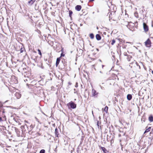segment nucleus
<instances>
[{"mask_svg":"<svg viewBox=\"0 0 153 153\" xmlns=\"http://www.w3.org/2000/svg\"><path fill=\"white\" fill-rule=\"evenodd\" d=\"M67 105L69 108L72 109H75L76 107V105L72 101L69 102L67 104Z\"/></svg>","mask_w":153,"mask_h":153,"instance_id":"f257e3e1","label":"nucleus"},{"mask_svg":"<svg viewBox=\"0 0 153 153\" xmlns=\"http://www.w3.org/2000/svg\"><path fill=\"white\" fill-rule=\"evenodd\" d=\"M136 66L137 67H138L139 69H140V65H139L138 63L136 62L134 60L133 62L130 63L129 66L131 68H132L133 66Z\"/></svg>","mask_w":153,"mask_h":153,"instance_id":"f03ea898","label":"nucleus"},{"mask_svg":"<svg viewBox=\"0 0 153 153\" xmlns=\"http://www.w3.org/2000/svg\"><path fill=\"white\" fill-rule=\"evenodd\" d=\"M20 128L22 132H25L27 129H28V127L27 125L25 124L24 125L21 126Z\"/></svg>","mask_w":153,"mask_h":153,"instance_id":"7ed1b4c3","label":"nucleus"},{"mask_svg":"<svg viewBox=\"0 0 153 153\" xmlns=\"http://www.w3.org/2000/svg\"><path fill=\"white\" fill-rule=\"evenodd\" d=\"M145 43L146 46L147 47H150L151 46V42L149 39H148Z\"/></svg>","mask_w":153,"mask_h":153,"instance_id":"20e7f679","label":"nucleus"},{"mask_svg":"<svg viewBox=\"0 0 153 153\" xmlns=\"http://www.w3.org/2000/svg\"><path fill=\"white\" fill-rule=\"evenodd\" d=\"M98 94V92H97L94 89H93L92 90V96L95 97H97Z\"/></svg>","mask_w":153,"mask_h":153,"instance_id":"39448f33","label":"nucleus"},{"mask_svg":"<svg viewBox=\"0 0 153 153\" xmlns=\"http://www.w3.org/2000/svg\"><path fill=\"white\" fill-rule=\"evenodd\" d=\"M128 24L127 26L128 28L129 29L131 30V28H132V27H133L134 26V24L133 23H132L131 22H128Z\"/></svg>","mask_w":153,"mask_h":153,"instance_id":"423d86ee","label":"nucleus"},{"mask_svg":"<svg viewBox=\"0 0 153 153\" xmlns=\"http://www.w3.org/2000/svg\"><path fill=\"white\" fill-rule=\"evenodd\" d=\"M143 27L144 30L145 32L149 30V27L148 25H146V24L145 23H143Z\"/></svg>","mask_w":153,"mask_h":153,"instance_id":"0eeeda50","label":"nucleus"},{"mask_svg":"<svg viewBox=\"0 0 153 153\" xmlns=\"http://www.w3.org/2000/svg\"><path fill=\"white\" fill-rule=\"evenodd\" d=\"M100 149H102V150L103 152V153H107L108 152V151L104 147H102L100 146H99Z\"/></svg>","mask_w":153,"mask_h":153,"instance_id":"6e6552de","label":"nucleus"},{"mask_svg":"<svg viewBox=\"0 0 153 153\" xmlns=\"http://www.w3.org/2000/svg\"><path fill=\"white\" fill-rule=\"evenodd\" d=\"M15 96L17 99H19L21 97V95L20 93L16 92L15 94Z\"/></svg>","mask_w":153,"mask_h":153,"instance_id":"1a4fd4ad","label":"nucleus"},{"mask_svg":"<svg viewBox=\"0 0 153 153\" xmlns=\"http://www.w3.org/2000/svg\"><path fill=\"white\" fill-rule=\"evenodd\" d=\"M36 0H30L28 1L27 3V4L28 5L31 6L32 5L35 1Z\"/></svg>","mask_w":153,"mask_h":153,"instance_id":"9d476101","label":"nucleus"},{"mask_svg":"<svg viewBox=\"0 0 153 153\" xmlns=\"http://www.w3.org/2000/svg\"><path fill=\"white\" fill-rule=\"evenodd\" d=\"M14 128L15 131V132H16V134H17V136H20V131L19 130V129L16 127H14Z\"/></svg>","mask_w":153,"mask_h":153,"instance_id":"9b49d317","label":"nucleus"},{"mask_svg":"<svg viewBox=\"0 0 153 153\" xmlns=\"http://www.w3.org/2000/svg\"><path fill=\"white\" fill-rule=\"evenodd\" d=\"M55 134L56 137H59V134L58 132V130L57 129V128H56L55 129Z\"/></svg>","mask_w":153,"mask_h":153,"instance_id":"f8f14e48","label":"nucleus"},{"mask_svg":"<svg viewBox=\"0 0 153 153\" xmlns=\"http://www.w3.org/2000/svg\"><path fill=\"white\" fill-rule=\"evenodd\" d=\"M82 7L80 5H77L75 7V9L76 10H77L78 11H79L81 9Z\"/></svg>","mask_w":153,"mask_h":153,"instance_id":"ddd939ff","label":"nucleus"},{"mask_svg":"<svg viewBox=\"0 0 153 153\" xmlns=\"http://www.w3.org/2000/svg\"><path fill=\"white\" fill-rule=\"evenodd\" d=\"M96 38L97 40H100L101 39V37L99 34H97L96 35Z\"/></svg>","mask_w":153,"mask_h":153,"instance_id":"4468645a","label":"nucleus"},{"mask_svg":"<svg viewBox=\"0 0 153 153\" xmlns=\"http://www.w3.org/2000/svg\"><path fill=\"white\" fill-rule=\"evenodd\" d=\"M127 99L128 100H130L132 98V96L131 94H128L127 96Z\"/></svg>","mask_w":153,"mask_h":153,"instance_id":"2eb2a0df","label":"nucleus"},{"mask_svg":"<svg viewBox=\"0 0 153 153\" xmlns=\"http://www.w3.org/2000/svg\"><path fill=\"white\" fill-rule=\"evenodd\" d=\"M149 120L150 122H153V116L152 115H151L149 117Z\"/></svg>","mask_w":153,"mask_h":153,"instance_id":"dca6fc26","label":"nucleus"},{"mask_svg":"<svg viewBox=\"0 0 153 153\" xmlns=\"http://www.w3.org/2000/svg\"><path fill=\"white\" fill-rule=\"evenodd\" d=\"M61 51H62V53L60 55V58L61 57L64 56H65V54L63 53V48H62V49L61 50Z\"/></svg>","mask_w":153,"mask_h":153,"instance_id":"f3484780","label":"nucleus"},{"mask_svg":"<svg viewBox=\"0 0 153 153\" xmlns=\"http://www.w3.org/2000/svg\"><path fill=\"white\" fill-rule=\"evenodd\" d=\"M72 14H73V12H72V11H71V10H70L69 11V16L71 19H72Z\"/></svg>","mask_w":153,"mask_h":153,"instance_id":"a211bd4d","label":"nucleus"},{"mask_svg":"<svg viewBox=\"0 0 153 153\" xmlns=\"http://www.w3.org/2000/svg\"><path fill=\"white\" fill-rule=\"evenodd\" d=\"M151 128V127H149L148 128L146 129V130L144 132V133H146L149 131L150 130Z\"/></svg>","mask_w":153,"mask_h":153,"instance_id":"6ab92c4d","label":"nucleus"},{"mask_svg":"<svg viewBox=\"0 0 153 153\" xmlns=\"http://www.w3.org/2000/svg\"><path fill=\"white\" fill-rule=\"evenodd\" d=\"M132 57L131 56L129 55L128 56L127 58V60L128 61H130L131 59L132 58Z\"/></svg>","mask_w":153,"mask_h":153,"instance_id":"aec40b11","label":"nucleus"},{"mask_svg":"<svg viewBox=\"0 0 153 153\" xmlns=\"http://www.w3.org/2000/svg\"><path fill=\"white\" fill-rule=\"evenodd\" d=\"M89 36L91 39H93L94 38V35L93 33H90Z\"/></svg>","mask_w":153,"mask_h":153,"instance_id":"412c9836","label":"nucleus"},{"mask_svg":"<svg viewBox=\"0 0 153 153\" xmlns=\"http://www.w3.org/2000/svg\"><path fill=\"white\" fill-rule=\"evenodd\" d=\"M125 133L123 132V131L122 132V134H118V137H121L122 136L125 135Z\"/></svg>","mask_w":153,"mask_h":153,"instance_id":"4be33fe9","label":"nucleus"},{"mask_svg":"<svg viewBox=\"0 0 153 153\" xmlns=\"http://www.w3.org/2000/svg\"><path fill=\"white\" fill-rule=\"evenodd\" d=\"M85 137V136L84 135V134L83 133H82V136H81V143H82V141L83 140V139Z\"/></svg>","mask_w":153,"mask_h":153,"instance_id":"5701e85b","label":"nucleus"},{"mask_svg":"<svg viewBox=\"0 0 153 153\" xmlns=\"http://www.w3.org/2000/svg\"><path fill=\"white\" fill-rule=\"evenodd\" d=\"M108 107L107 106H106L104 108L105 111L107 113L108 112Z\"/></svg>","mask_w":153,"mask_h":153,"instance_id":"b1692460","label":"nucleus"},{"mask_svg":"<svg viewBox=\"0 0 153 153\" xmlns=\"http://www.w3.org/2000/svg\"><path fill=\"white\" fill-rule=\"evenodd\" d=\"M60 57L57 58L56 59V62L59 63L60 61Z\"/></svg>","mask_w":153,"mask_h":153,"instance_id":"393cba45","label":"nucleus"},{"mask_svg":"<svg viewBox=\"0 0 153 153\" xmlns=\"http://www.w3.org/2000/svg\"><path fill=\"white\" fill-rule=\"evenodd\" d=\"M24 50H25V48L24 47H22L20 49V53H22L23 51Z\"/></svg>","mask_w":153,"mask_h":153,"instance_id":"a878e982","label":"nucleus"},{"mask_svg":"<svg viewBox=\"0 0 153 153\" xmlns=\"http://www.w3.org/2000/svg\"><path fill=\"white\" fill-rule=\"evenodd\" d=\"M2 112V114H4L5 112V111H4V110L3 109L1 108L0 109V112Z\"/></svg>","mask_w":153,"mask_h":153,"instance_id":"bb28decb","label":"nucleus"},{"mask_svg":"<svg viewBox=\"0 0 153 153\" xmlns=\"http://www.w3.org/2000/svg\"><path fill=\"white\" fill-rule=\"evenodd\" d=\"M39 153H45V150L44 149H42L40 152Z\"/></svg>","mask_w":153,"mask_h":153,"instance_id":"cd10ccee","label":"nucleus"},{"mask_svg":"<svg viewBox=\"0 0 153 153\" xmlns=\"http://www.w3.org/2000/svg\"><path fill=\"white\" fill-rule=\"evenodd\" d=\"M115 40L114 39H113L112 41L111 44L112 45H113L115 43Z\"/></svg>","mask_w":153,"mask_h":153,"instance_id":"c85d7f7f","label":"nucleus"},{"mask_svg":"<svg viewBox=\"0 0 153 153\" xmlns=\"http://www.w3.org/2000/svg\"><path fill=\"white\" fill-rule=\"evenodd\" d=\"M35 127V125L31 124L30 126V128L31 130Z\"/></svg>","mask_w":153,"mask_h":153,"instance_id":"c756f323","label":"nucleus"},{"mask_svg":"<svg viewBox=\"0 0 153 153\" xmlns=\"http://www.w3.org/2000/svg\"><path fill=\"white\" fill-rule=\"evenodd\" d=\"M38 53H39V54L41 56H42V53H41V50L39 49H38Z\"/></svg>","mask_w":153,"mask_h":153,"instance_id":"7c9ffc66","label":"nucleus"},{"mask_svg":"<svg viewBox=\"0 0 153 153\" xmlns=\"http://www.w3.org/2000/svg\"><path fill=\"white\" fill-rule=\"evenodd\" d=\"M91 68L92 70H94L95 71H96V69L94 66V65H92V67Z\"/></svg>","mask_w":153,"mask_h":153,"instance_id":"2f4dec72","label":"nucleus"},{"mask_svg":"<svg viewBox=\"0 0 153 153\" xmlns=\"http://www.w3.org/2000/svg\"><path fill=\"white\" fill-rule=\"evenodd\" d=\"M124 56H128L129 55L126 52H125L124 53Z\"/></svg>","mask_w":153,"mask_h":153,"instance_id":"473e14b6","label":"nucleus"},{"mask_svg":"<svg viewBox=\"0 0 153 153\" xmlns=\"http://www.w3.org/2000/svg\"><path fill=\"white\" fill-rule=\"evenodd\" d=\"M3 106V105L1 102H0V108H2Z\"/></svg>","mask_w":153,"mask_h":153,"instance_id":"72a5a7b5","label":"nucleus"},{"mask_svg":"<svg viewBox=\"0 0 153 153\" xmlns=\"http://www.w3.org/2000/svg\"><path fill=\"white\" fill-rule=\"evenodd\" d=\"M87 89H85V92H84V97L85 98L86 97V94H85V93H86V92H87Z\"/></svg>","mask_w":153,"mask_h":153,"instance_id":"f704fd0d","label":"nucleus"},{"mask_svg":"<svg viewBox=\"0 0 153 153\" xmlns=\"http://www.w3.org/2000/svg\"><path fill=\"white\" fill-rule=\"evenodd\" d=\"M3 120H4V121H6V117L5 116H4Z\"/></svg>","mask_w":153,"mask_h":153,"instance_id":"c9c22d12","label":"nucleus"},{"mask_svg":"<svg viewBox=\"0 0 153 153\" xmlns=\"http://www.w3.org/2000/svg\"><path fill=\"white\" fill-rule=\"evenodd\" d=\"M65 61H64V63H63V68H65V65H66V63H65Z\"/></svg>","mask_w":153,"mask_h":153,"instance_id":"e433bc0d","label":"nucleus"},{"mask_svg":"<svg viewBox=\"0 0 153 153\" xmlns=\"http://www.w3.org/2000/svg\"><path fill=\"white\" fill-rule=\"evenodd\" d=\"M75 87H78V83L76 82L75 85Z\"/></svg>","mask_w":153,"mask_h":153,"instance_id":"4c0bfd02","label":"nucleus"},{"mask_svg":"<svg viewBox=\"0 0 153 153\" xmlns=\"http://www.w3.org/2000/svg\"><path fill=\"white\" fill-rule=\"evenodd\" d=\"M4 120H2L1 117H0V122H1L2 121H4Z\"/></svg>","mask_w":153,"mask_h":153,"instance_id":"58836bf2","label":"nucleus"},{"mask_svg":"<svg viewBox=\"0 0 153 153\" xmlns=\"http://www.w3.org/2000/svg\"><path fill=\"white\" fill-rule=\"evenodd\" d=\"M59 64V63H57V62H56V67H57L58 66V65Z\"/></svg>","mask_w":153,"mask_h":153,"instance_id":"ea45409f","label":"nucleus"},{"mask_svg":"<svg viewBox=\"0 0 153 153\" xmlns=\"http://www.w3.org/2000/svg\"><path fill=\"white\" fill-rule=\"evenodd\" d=\"M35 118L36 120V121L39 122V120L37 119L36 117H35Z\"/></svg>","mask_w":153,"mask_h":153,"instance_id":"a19ab883","label":"nucleus"},{"mask_svg":"<svg viewBox=\"0 0 153 153\" xmlns=\"http://www.w3.org/2000/svg\"><path fill=\"white\" fill-rule=\"evenodd\" d=\"M97 126H99V121H97Z\"/></svg>","mask_w":153,"mask_h":153,"instance_id":"79ce46f5","label":"nucleus"},{"mask_svg":"<svg viewBox=\"0 0 153 153\" xmlns=\"http://www.w3.org/2000/svg\"><path fill=\"white\" fill-rule=\"evenodd\" d=\"M119 131L120 132V133H121V134H122V132L123 131H121V130H119Z\"/></svg>","mask_w":153,"mask_h":153,"instance_id":"37998d69","label":"nucleus"},{"mask_svg":"<svg viewBox=\"0 0 153 153\" xmlns=\"http://www.w3.org/2000/svg\"><path fill=\"white\" fill-rule=\"evenodd\" d=\"M100 87H101V89H103V88H104L103 87H102L101 86H100Z\"/></svg>","mask_w":153,"mask_h":153,"instance_id":"c03bdc74","label":"nucleus"},{"mask_svg":"<svg viewBox=\"0 0 153 153\" xmlns=\"http://www.w3.org/2000/svg\"><path fill=\"white\" fill-rule=\"evenodd\" d=\"M54 13H55L54 12H52V15H53L54 16Z\"/></svg>","mask_w":153,"mask_h":153,"instance_id":"a18cd8bd","label":"nucleus"},{"mask_svg":"<svg viewBox=\"0 0 153 153\" xmlns=\"http://www.w3.org/2000/svg\"><path fill=\"white\" fill-rule=\"evenodd\" d=\"M79 51H80V52H82V51H83L82 50V49H80V50H79Z\"/></svg>","mask_w":153,"mask_h":153,"instance_id":"49530a36","label":"nucleus"},{"mask_svg":"<svg viewBox=\"0 0 153 153\" xmlns=\"http://www.w3.org/2000/svg\"><path fill=\"white\" fill-rule=\"evenodd\" d=\"M89 1H94V0H89Z\"/></svg>","mask_w":153,"mask_h":153,"instance_id":"de8ad7c7","label":"nucleus"},{"mask_svg":"<svg viewBox=\"0 0 153 153\" xmlns=\"http://www.w3.org/2000/svg\"><path fill=\"white\" fill-rule=\"evenodd\" d=\"M8 131V132H9V134H11V133L10 132H9V131Z\"/></svg>","mask_w":153,"mask_h":153,"instance_id":"09e8293b","label":"nucleus"},{"mask_svg":"<svg viewBox=\"0 0 153 153\" xmlns=\"http://www.w3.org/2000/svg\"><path fill=\"white\" fill-rule=\"evenodd\" d=\"M152 132V133L153 134V128H152V132Z\"/></svg>","mask_w":153,"mask_h":153,"instance_id":"8fccbe9b","label":"nucleus"},{"mask_svg":"<svg viewBox=\"0 0 153 153\" xmlns=\"http://www.w3.org/2000/svg\"><path fill=\"white\" fill-rule=\"evenodd\" d=\"M96 50L97 51H99V49L98 48H96Z\"/></svg>","mask_w":153,"mask_h":153,"instance_id":"3c124183","label":"nucleus"},{"mask_svg":"<svg viewBox=\"0 0 153 153\" xmlns=\"http://www.w3.org/2000/svg\"><path fill=\"white\" fill-rule=\"evenodd\" d=\"M28 81V80L27 79H26L25 80V82L26 81Z\"/></svg>","mask_w":153,"mask_h":153,"instance_id":"603ef678","label":"nucleus"},{"mask_svg":"<svg viewBox=\"0 0 153 153\" xmlns=\"http://www.w3.org/2000/svg\"><path fill=\"white\" fill-rule=\"evenodd\" d=\"M104 65H102V68H103V67H104Z\"/></svg>","mask_w":153,"mask_h":153,"instance_id":"864d4df0","label":"nucleus"},{"mask_svg":"<svg viewBox=\"0 0 153 153\" xmlns=\"http://www.w3.org/2000/svg\"><path fill=\"white\" fill-rule=\"evenodd\" d=\"M13 120L16 121L17 122L16 120V119L15 118H13Z\"/></svg>","mask_w":153,"mask_h":153,"instance_id":"5fc2aeb1","label":"nucleus"},{"mask_svg":"<svg viewBox=\"0 0 153 153\" xmlns=\"http://www.w3.org/2000/svg\"><path fill=\"white\" fill-rule=\"evenodd\" d=\"M107 141H109V140H108V138H107Z\"/></svg>","mask_w":153,"mask_h":153,"instance_id":"6e6d98bb","label":"nucleus"},{"mask_svg":"<svg viewBox=\"0 0 153 153\" xmlns=\"http://www.w3.org/2000/svg\"><path fill=\"white\" fill-rule=\"evenodd\" d=\"M126 43H131V42H126Z\"/></svg>","mask_w":153,"mask_h":153,"instance_id":"4d7b16f0","label":"nucleus"},{"mask_svg":"<svg viewBox=\"0 0 153 153\" xmlns=\"http://www.w3.org/2000/svg\"><path fill=\"white\" fill-rule=\"evenodd\" d=\"M98 29H99L98 27H97V30H98Z\"/></svg>","mask_w":153,"mask_h":153,"instance_id":"13d9d810","label":"nucleus"},{"mask_svg":"<svg viewBox=\"0 0 153 153\" xmlns=\"http://www.w3.org/2000/svg\"><path fill=\"white\" fill-rule=\"evenodd\" d=\"M152 73L153 74V71H152Z\"/></svg>","mask_w":153,"mask_h":153,"instance_id":"bf43d9fd","label":"nucleus"},{"mask_svg":"<svg viewBox=\"0 0 153 153\" xmlns=\"http://www.w3.org/2000/svg\"><path fill=\"white\" fill-rule=\"evenodd\" d=\"M152 27H153V24H152Z\"/></svg>","mask_w":153,"mask_h":153,"instance_id":"052dcab7","label":"nucleus"},{"mask_svg":"<svg viewBox=\"0 0 153 153\" xmlns=\"http://www.w3.org/2000/svg\"><path fill=\"white\" fill-rule=\"evenodd\" d=\"M113 57L114 58H115V56H113Z\"/></svg>","mask_w":153,"mask_h":153,"instance_id":"680f3d73","label":"nucleus"},{"mask_svg":"<svg viewBox=\"0 0 153 153\" xmlns=\"http://www.w3.org/2000/svg\"><path fill=\"white\" fill-rule=\"evenodd\" d=\"M68 84H70V85H71V83H70V82H69L68 83Z\"/></svg>","mask_w":153,"mask_h":153,"instance_id":"e2e57ef3","label":"nucleus"},{"mask_svg":"<svg viewBox=\"0 0 153 153\" xmlns=\"http://www.w3.org/2000/svg\"><path fill=\"white\" fill-rule=\"evenodd\" d=\"M33 82H34V81H32V82H32V83H33Z\"/></svg>","mask_w":153,"mask_h":153,"instance_id":"0e129e2a","label":"nucleus"},{"mask_svg":"<svg viewBox=\"0 0 153 153\" xmlns=\"http://www.w3.org/2000/svg\"><path fill=\"white\" fill-rule=\"evenodd\" d=\"M74 91H75V90H76V89H75H75H74Z\"/></svg>","mask_w":153,"mask_h":153,"instance_id":"69168bd1","label":"nucleus"},{"mask_svg":"<svg viewBox=\"0 0 153 153\" xmlns=\"http://www.w3.org/2000/svg\"><path fill=\"white\" fill-rule=\"evenodd\" d=\"M127 52H128V53H129V52L128 51Z\"/></svg>","mask_w":153,"mask_h":153,"instance_id":"338daca9","label":"nucleus"},{"mask_svg":"<svg viewBox=\"0 0 153 153\" xmlns=\"http://www.w3.org/2000/svg\"><path fill=\"white\" fill-rule=\"evenodd\" d=\"M55 124H53V126H55Z\"/></svg>","mask_w":153,"mask_h":153,"instance_id":"774afa93","label":"nucleus"}]
</instances>
